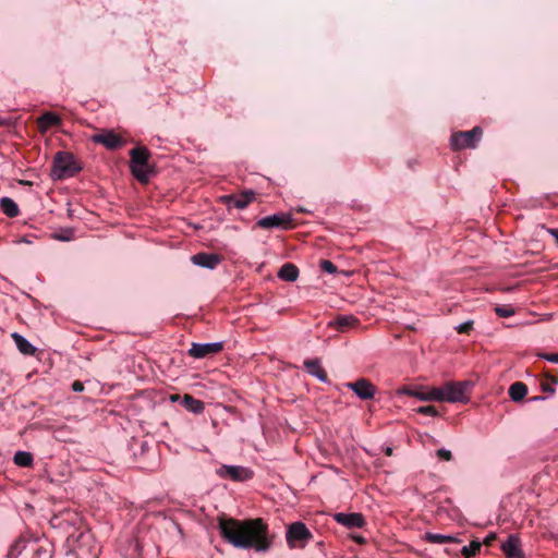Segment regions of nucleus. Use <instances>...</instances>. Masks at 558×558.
<instances>
[{
	"label": "nucleus",
	"mask_w": 558,
	"mask_h": 558,
	"mask_svg": "<svg viewBox=\"0 0 558 558\" xmlns=\"http://www.w3.org/2000/svg\"><path fill=\"white\" fill-rule=\"evenodd\" d=\"M220 535L235 548L267 551L272 545L267 523L260 519H219Z\"/></svg>",
	"instance_id": "f257e3e1"
},
{
	"label": "nucleus",
	"mask_w": 558,
	"mask_h": 558,
	"mask_svg": "<svg viewBox=\"0 0 558 558\" xmlns=\"http://www.w3.org/2000/svg\"><path fill=\"white\" fill-rule=\"evenodd\" d=\"M149 150L145 146H138L130 151V170L141 183H147L151 171L148 166Z\"/></svg>",
	"instance_id": "f03ea898"
},
{
	"label": "nucleus",
	"mask_w": 558,
	"mask_h": 558,
	"mask_svg": "<svg viewBox=\"0 0 558 558\" xmlns=\"http://www.w3.org/2000/svg\"><path fill=\"white\" fill-rule=\"evenodd\" d=\"M74 156L68 151H58L53 158L52 177L54 179H64L74 177L81 171Z\"/></svg>",
	"instance_id": "7ed1b4c3"
},
{
	"label": "nucleus",
	"mask_w": 558,
	"mask_h": 558,
	"mask_svg": "<svg viewBox=\"0 0 558 558\" xmlns=\"http://www.w3.org/2000/svg\"><path fill=\"white\" fill-rule=\"evenodd\" d=\"M483 130L480 126H474L470 131L457 132L451 135L450 145L453 150L465 148H475L482 138Z\"/></svg>",
	"instance_id": "20e7f679"
},
{
	"label": "nucleus",
	"mask_w": 558,
	"mask_h": 558,
	"mask_svg": "<svg viewBox=\"0 0 558 558\" xmlns=\"http://www.w3.org/2000/svg\"><path fill=\"white\" fill-rule=\"evenodd\" d=\"M471 384L469 381H449L442 387L444 402H468V390Z\"/></svg>",
	"instance_id": "39448f33"
},
{
	"label": "nucleus",
	"mask_w": 558,
	"mask_h": 558,
	"mask_svg": "<svg viewBox=\"0 0 558 558\" xmlns=\"http://www.w3.org/2000/svg\"><path fill=\"white\" fill-rule=\"evenodd\" d=\"M255 196L254 191L247 190L239 194L222 195L219 197V202L226 205L228 209H244L255 199Z\"/></svg>",
	"instance_id": "423d86ee"
},
{
	"label": "nucleus",
	"mask_w": 558,
	"mask_h": 558,
	"mask_svg": "<svg viewBox=\"0 0 558 558\" xmlns=\"http://www.w3.org/2000/svg\"><path fill=\"white\" fill-rule=\"evenodd\" d=\"M292 220L291 214L279 213L260 218L256 225L263 229L279 228L282 230H289L292 228Z\"/></svg>",
	"instance_id": "0eeeda50"
},
{
	"label": "nucleus",
	"mask_w": 558,
	"mask_h": 558,
	"mask_svg": "<svg viewBox=\"0 0 558 558\" xmlns=\"http://www.w3.org/2000/svg\"><path fill=\"white\" fill-rule=\"evenodd\" d=\"M217 474L221 478H230L235 482H243L246 480L252 478L253 472L244 466L240 465H221L219 469H217Z\"/></svg>",
	"instance_id": "6e6552de"
},
{
	"label": "nucleus",
	"mask_w": 558,
	"mask_h": 558,
	"mask_svg": "<svg viewBox=\"0 0 558 558\" xmlns=\"http://www.w3.org/2000/svg\"><path fill=\"white\" fill-rule=\"evenodd\" d=\"M286 538L289 546L293 548L295 542L311 539L312 533L303 522L298 521L289 525Z\"/></svg>",
	"instance_id": "1a4fd4ad"
},
{
	"label": "nucleus",
	"mask_w": 558,
	"mask_h": 558,
	"mask_svg": "<svg viewBox=\"0 0 558 558\" xmlns=\"http://www.w3.org/2000/svg\"><path fill=\"white\" fill-rule=\"evenodd\" d=\"M223 343L220 341L217 342H207V343H192V347L189 349V355L194 359H204L208 355H214L222 351Z\"/></svg>",
	"instance_id": "9d476101"
},
{
	"label": "nucleus",
	"mask_w": 558,
	"mask_h": 558,
	"mask_svg": "<svg viewBox=\"0 0 558 558\" xmlns=\"http://www.w3.org/2000/svg\"><path fill=\"white\" fill-rule=\"evenodd\" d=\"M347 387L362 400L373 399L377 390L371 380L366 378H360L356 381L348 383Z\"/></svg>",
	"instance_id": "9b49d317"
},
{
	"label": "nucleus",
	"mask_w": 558,
	"mask_h": 558,
	"mask_svg": "<svg viewBox=\"0 0 558 558\" xmlns=\"http://www.w3.org/2000/svg\"><path fill=\"white\" fill-rule=\"evenodd\" d=\"M333 520L348 529H362L366 524L364 515L359 512H338L333 514Z\"/></svg>",
	"instance_id": "f8f14e48"
},
{
	"label": "nucleus",
	"mask_w": 558,
	"mask_h": 558,
	"mask_svg": "<svg viewBox=\"0 0 558 558\" xmlns=\"http://www.w3.org/2000/svg\"><path fill=\"white\" fill-rule=\"evenodd\" d=\"M501 550L507 558H524L520 537L515 534L508 536L507 541L501 544Z\"/></svg>",
	"instance_id": "ddd939ff"
},
{
	"label": "nucleus",
	"mask_w": 558,
	"mask_h": 558,
	"mask_svg": "<svg viewBox=\"0 0 558 558\" xmlns=\"http://www.w3.org/2000/svg\"><path fill=\"white\" fill-rule=\"evenodd\" d=\"M93 141L108 149H117L123 145V140L113 131H106L93 136Z\"/></svg>",
	"instance_id": "4468645a"
},
{
	"label": "nucleus",
	"mask_w": 558,
	"mask_h": 558,
	"mask_svg": "<svg viewBox=\"0 0 558 558\" xmlns=\"http://www.w3.org/2000/svg\"><path fill=\"white\" fill-rule=\"evenodd\" d=\"M191 260L198 267L215 269L221 263V257L213 253H198L193 255Z\"/></svg>",
	"instance_id": "2eb2a0df"
},
{
	"label": "nucleus",
	"mask_w": 558,
	"mask_h": 558,
	"mask_svg": "<svg viewBox=\"0 0 558 558\" xmlns=\"http://www.w3.org/2000/svg\"><path fill=\"white\" fill-rule=\"evenodd\" d=\"M37 125L39 131L45 133L53 126L61 125V118L54 112L48 111L37 119Z\"/></svg>",
	"instance_id": "dca6fc26"
},
{
	"label": "nucleus",
	"mask_w": 558,
	"mask_h": 558,
	"mask_svg": "<svg viewBox=\"0 0 558 558\" xmlns=\"http://www.w3.org/2000/svg\"><path fill=\"white\" fill-rule=\"evenodd\" d=\"M304 367L308 374L316 377L319 381L325 383L328 379L327 373L320 365L317 359L304 361Z\"/></svg>",
	"instance_id": "f3484780"
},
{
	"label": "nucleus",
	"mask_w": 558,
	"mask_h": 558,
	"mask_svg": "<svg viewBox=\"0 0 558 558\" xmlns=\"http://www.w3.org/2000/svg\"><path fill=\"white\" fill-rule=\"evenodd\" d=\"M277 276L281 280L294 282L299 277V268L292 263H286L281 266Z\"/></svg>",
	"instance_id": "a211bd4d"
},
{
	"label": "nucleus",
	"mask_w": 558,
	"mask_h": 558,
	"mask_svg": "<svg viewBox=\"0 0 558 558\" xmlns=\"http://www.w3.org/2000/svg\"><path fill=\"white\" fill-rule=\"evenodd\" d=\"M12 338L21 353L26 355H33L36 352V348L24 336L17 332H13Z\"/></svg>",
	"instance_id": "6ab92c4d"
},
{
	"label": "nucleus",
	"mask_w": 558,
	"mask_h": 558,
	"mask_svg": "<svg viewBox=\"0 0 558 558\" xmlns=\"http://www.w3.org/2000/svg\"><path fill=\"white\" fill-rule=\"evenodd\" d=\"M0 209L9 218H15L20 214L17 204L8 196L0 198Z\"/></svg>",
	"instance_id": "aec40b11"
},
{
	"label": "nucleus",
	"mask_w": 558,
	"mask_h": 558,
	"mask_svg": "<svg viewBox=\"0 0 558 558\" xmlns=\"http://www.w3.org/2000/svg\"><path fill=\"white\" fill-rule=\"evenodd\" d=\"M508 393L513 402H519L527 395V386L522 381H515L509 387Z\"/></svg>",
	"instance_id": "412c9836"
},
{
	"label": "nucleus",
	"mask_w": 558,
	"mask_h": 558,
	"mask_svg": "<svg viewBox=\"0 0 558 558\" xmlns=\"http://www.w3.org/2000/svg\"><path fill=\"white\" fill-rule=\"evenodd\" d=\"M359 324V319L354 315H343L338 316L330 326L336 327L340 331H344L349 327L356 326Z\"/></svg>",
	"instance_id": "4be33fe9"
},
{
	"label": "nucleus",
	"mask_w": 558,
	"mask_h": 558,
	"mask_svg": "<svg viewBox=\"0 0 558 558\" xmlns=\"http://www.w3.org/2000/svg\"><path fill=\"white\" fill-rule=\"evenodd\" d=\"M182 404L187 411L195 414L202 413L205 409L204 402L202 400L195 399L190 395H184Z\"/></svg>",
	"instance_id": "5701e85b"
},
{
	"label": "nucleus",
	"mask_w": 558,
	"mask_h": 558,
	"mask_svg": "<svg viewBox=\"0 0 558 558\" xmlns=\"http://www.w3.org/2000/svg\"><path fill=\"white\" fill-rule=\"evenodd\" d=\"M424 539L432 544H446V543L459 542V539L456 536L432 533V532H426L424 534Z\"/></svg>",
	"instance_id": "b1692460"
},
{
	"label": "nucleus",
	"mask_w": 558,
	"mask_h": 558,
	"mask_svg": "<svg viewBox=\"0 0 558 558\" xmlns=\"http://www.w3.org/2000/svg\"><path fill=\"white\" fill-rule=\"evenodd\" d=\"M13 462L21 468H31L34 463V458L31 452L20 450L14 453Z\"/></svg>",
	"instance_id": "393cba45"
},
{
	"label": "nucleus",
	"mask_w": 558,
	"mask_h": 558,
	"mask_svg": "<svg viewBox=\"0 0 558 558\" xmlns=\"http://www.w3.org/2000/svg\"><path fill=\"white\" fill-rule=\"evenodd\" d=\"M482 546V543L478 541H472L468 546H463L461 549V554L465 558H472L476 556V554L480 551Z\"/></svg>",
	"instance_id": "a878e982"
},
{
	"label": "nucleus",
	"mask_w": 558,
	"mask_h": 558,
	"mask_svg": "<svg viewBox=\"0 0 558 558\" xmlns=\"http://www.w3.org/2000/svg\"><path fill=\"white\" fill-rule=\"evenodd\" d=\"M26 542L24 539H17L15 541L9 551H8V558H19L22 550L25 548Z\"/></svg>",
	"instance_id": "bb28decb"
},
{
	"label": "nucleus",
	"mask_w": 558,
	"mask_h": 558,
	"mask_svg": "<svg viewBox=\"0 0 558 558\" xmlns=\"http://www.w3.org/2000/svg\"><path fill=\"white\" fill-rule=\"evenodd\" d=\"M427 398H429V401H439L444 402V392L442 387H433L428 390H426Z\"/></svg>",
	"instance_id": "cd10ccee"
},
{
	"label": "nucleus",
	"mask_w": 558,
	"mask_h": 558,
	"mask_svg": "<svg viewBox=\"0 0 558 558\" xmlns=\"http://www.w3.org/2000/svg\"><path fill=\"white\" fill-rule=\"evenodd\" d=\"M320 269L328 274H336L338 271L336 265L328 259H322L320 260Z\"/></svg>",
	"instance_id": "c85d7f7f"
},
{
	"label": "nucleus",
	"mask_w": 558,
	"mask_h": 558,
	"mask_svg": "<svg viewBox=\"0 0 558 558\" xmlns=\"http://www.w3.org/2000/svg\"><path fill=\"white\" fill-rule=\"evenodd\" d=\"M54 239L60 241H71L73 239V230L64 229L53 235Z\"/></svg>",
	"instance_id": "c756f323"
},
{
	"label": "nucleus",
	"mask_w": 558,
	"mask_h": 558,
	"mask_svg": "<svg viewBox=\"0 0 558 558\" xmlns=\"http://www.w3.org/2000/svg\"><path fill=\"white\" fill-rule=\"evenodd\" d=\"M496 314L499 317L507 318L514 314V310L512 307L498 306L495 308Z\"/></svg>",
	"instance_id": "7c9ffc66"
},
{
	"label": "nucleus",
	"mask_w": 558,
	"mask_h": 558,
	"mask_svg": "<svg viewBox=\"0 0 558 558\" xmlns=\"http://www.w3.org/2000/svg\"><path fill=\"white\" fill-rule=\"evenodd\" d=\"M417 412L428 416H437L438 411L434 405H423L417 409Z\"/></svg>",
	"instance_id": "2f4dec72"
},
{
	"label": "nucleus",
	"mask_w": 558,
	"mask_h": 558,
	"mask_svg": "<svg viewBox=\"0 0 558 558\" xmlns=\"http://www.w3.org/2000/svg\"><path fill=\"white\" fill-rule=\"evenodd\" d=\"M473 327V320L464 322L456 327L459 333H468Z\"/></svg>",
	"instance_id": "473e14b6"
},
{
	"label": "nucleus",
	"mask_w": 558,
	"mask_h": 558,
	"mask_svg": "<svg viewBox=\"0 0 558 558\" xmlns=\"http://www.w3.org/2000/svg\"><path fill=\"white\" fill-rule=\"evenodd\" d=\"M436 456L444 461H450L452 459L451 451L445 448L438 449L436 451Z\"/></svg>",
	"instance_id": "72a5a7b5"
},
{
	"label": "nucleus",
	"mask_w": 558,
	"mask_h": 558,
	"mask_svg": "<svg viewBox=\"0 0 558 558\" xmlns=\"http://www.w3.org/2000/svg\"><path fill=\"white\" fill-rule=\"evenodd\" d=\"M542 359L551 362V363H558V354H548L544 353L539 355Z\"/></svg>",
	"instance_id": "f704fd0d"
},
{
	"label": "nucleus",
	"mask_w": 558,
	"mask_h": 558,
	"mask_svg": "<svg viewBox=\"0 0 558 558\" xmlns=\"http://www.w3.org/2000/svg\"><path fill=\"white\" fill-rule=\"evenodd\" d=\"M72 390L74 392H82L84 390V385L83 383L78 381V380H75L73 384H72Z\"/></svg>",
	"instance_id": "c9c22d12"
},
{
	"label": "nucleus",
	"mask_w": 558,
	"mask_h": 558,
	"mask_svg": "<svg viewBox=\"0 0 558 558\" xmlns=\"http://www.w3.org/2000/svg\"><path fill=\"white\" fill-rule=\"evenodd\" d=\"M350 537L356 543V544H365L366 539L361 534H351Z\"/></svg>",
	"instance_id": "e433bc0d"
},
{
	"label": "nucleus",
	"mask_w": 558,
	"mask_h": 558,
	"mask_svg": "<svg viewBox=\"0 0 558 558\" xmlns=\"http://www.w3.org/2000/svg\"><path fill=\"white\" fill-rule=\"evenodd\" d=\"M541 388H542V390L544 392H549V393H554L555 392V389L548 383H542Z\"/></svg>",
	"instance_id": "4c0bfd02"
},
{
	"label": "nucleus",
	"mask_w": 558,
	"mask_h": 558,
	"mask_svg": "<svg viewBox=\"0 0 558 558\" xmlns=\"http://www.w3.org/2000/svg\"><path fill=\"white\" fill-rule=\"evenodd\" d=\"M414 396L422 400V401H429V398H427V393L426 391H420V392H415Z\"/></svg>",
	"instance_id": "58836bf2"
},
{
	"label": "nucleus",
	"mask_w": 558,
	"mask_h": 558,
	"mask_svg": "<svg viewBox=\"0 0 558 558\" xmlns=\"http://www.w3.org/2000/svg\"><path fill=\"white\" fill-rule=\"evenodd\" d=\"M495 538H496V534H495V533H489V534L485 537V539H484V542H483V543H484L485 545H490V544H492V542H493Z\"/></svg>",
	"instance_id": "ea45409f"
},
{
	"label": "nucleus",
	"mask_w": 558,
	"mask_h": 558,
	"mask_svg": "<svg viewBox=\"0 0 558 558\" xmlns=\"http://www.w3.org/2000/svg\"><path fill=\"white\" fill-rule=\"evenodd\" d=\"M544 400H545V397H543V396H536V397L531 398V401H544Z\"/></svg>",
	"instance_id": "a19ab883"
},
{
	"label": "nucleus",
	"mask_w": 558,
	"mask_h": 558,
	"mask_svg": "<svg viewBox=\"0 0 558 558\" xmlns=\"http://www.w3.org/2000/svg\"><path fill=\"white\" fill-rule=\"evenodd\" d=\"M179 399H180V396H179V395H171V396H170V400H171L172 402H174V401H177V400H179Z\"/></svg>",
	"instance_id": "79ce46f5"
},
{
	"label": "nucleus",
	"mask_w": 558,
	"mask_h": 558,
	"mask_svg": "<svg viewBox=\"0 0 558 558\" xmlns=\"http://www.w3.org/2000/svg\"><path fill=\"white\" fill-rule=\"evenodd\" d=\"M391 453H392V449H391V448H387V449H386V454H387V456H391Z\"/></svg>",
	"instance_id": "37998d69"
}]
</instances>
